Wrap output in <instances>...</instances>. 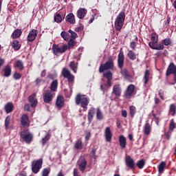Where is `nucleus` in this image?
<instances>
[{
    "label": "nucleus",
    "instance_id": "11",
    "mask_svg": "<svg viewBox=\"0 0 176 176\" xmlns=\"http://www.w3.org/2000/svg\"><path fill=\"white\" fill-rule=\"evenodd\" d=\"M125 165L129 170H134L135 168V162L130 155L125 157Z\"/></svg>",
    "mask_w": 176,
    "mask_h": 176
},
{
    "label": "nucleus",
    "instance_id": "21",
    "mask_svg": "<svg viewBox=\"0 0 176 176\" xmlns=\"http://www.w3.org/2000/svg\"><path fill=\"white\" fill-rule=\"evenodd\" d=\"M4 109L6 113H12V111L14 110V105L12 102H8L5 105Z\"/></svg>",
    "mask_w": 176,
    "mask_h": 176
},
{
    "label": "nucleus",
    "instance_id": "43",
    "mask_svg": "<svg viewBox=\"0 0 176 176\" xmlns=\"http://www.w3.org/2000/svg\"><path fill=\"white\" fill-rule=\"evenodd\" d=\"M162 43L164 46H168V45L170 46L171 45H173V41H171L170 38H166L162 41Z\"/></svg>",
    "mask_w": 176,
    "mask_h": 176
},
{
    "label": "nucleus",
    "instance_id": "26",
    "mask_svg": "<svg viewBox=\"0 0 176 176\" xmlns=\"http://www.w3.org/2000/svg\"><path fill=\"white\" fill-rule=\"evenodd\" d=\"M12 75V67L10 65H7L4 68V76L6 78H9Z\"/></svg>",
    "mask_w": 176,
    "mask_h": 176
},
{
    "label": "nucleus",
    "instance_id": "24",
    "mask_svg": "<svg viewBox=\"0 0 176 176\" xmlns=\"http://www.w3.org/2000/svg\"><path fill=\"white\" fill-rule=\"evenodd\" d=\"M87 14V10L86 8H80L77 11V17L80 19H82Z\"/></svg>",
    "mask_w": 176,
    "mask_h": 176
},
{
    "label": "nucleus",
    "instance_id": "19",
    "mask_svg": "<svg viewBox=\"0 0 176 176\" xmlns=\"http://www.w3.org/2000/svg\"><path fill=\"white\" fill-rule=\"evenodd\" d=\"M104 137L106 142H111V141H112V131H111V127H106L104 131Z\"/></svg>",
    "mask_w": 176,
    "mask_h": 176
},
{
    "label": "nucleus",
    "instance_id": "61",
    "mask_svg": "<svg viewBox=\"0 0 176 176\" xmlns=\"http://www.w3.org/2000/svg\"><path fill=\"white\" fill-rule=\"evenodd\" d=\"M24 109H25V111H27L28 112H30V111L31 109L30 107V104H25Z\"/></svg>",
    "mask_w": 176,
    "mask_h": 176
},
{
    "label": "nucleus",
    "instance_id": "49",
    "mask_svg": "<svg viewBox=\"0 0 176 176\" xmlns=\"http://www.w3.org/2000/svg\"><path fill=\"white\" fill-rule=\"evenodd\" d=\"M69 33L71 35V39H76V38H78V34L72 31V30H69Z\"/></svg>",
    "mask_w": 176,
    "mask_h": 176
},
{
    "label": "nucleus",
    "instance_id": "36",
    "mask_svg": "<svg viewBox=\"0 0 176 176\" xmlns=\"http://www.w3.org/2000/svg\"><path fill=\"white\" fill-rule=\"evenodd\" d=\"M12 47L14 50H20V47H21V45H20V42L17 40H15L12 43Z\"/></svg>",
    "mask_w": 176,
    "mask_h": 176
},
{
    "label": "nucleus",
    "instance_id": "55",
    "mask_svg": "<svg viewBox=\"0 0 176 176\" xmlns=\"http://www.w3.org/2000/svg\"><path fill=\"white\" fill-rule=\"evenodd\" d=\"M21 78V74L17 72H15L14 74V78L15 79V80H19V79H20Z\"/></svg>",
    "mask_w": 176,
    "mask_h": 176
},
{
    "label": "nucleus",
    "instance_id": "28",
    "mask_svg": "<svg viewBox=\"0 0 176 176\" xmlns=\"http://www.w3.org/2000/svg\"><path fill=\"white\" fill-rule=\"evenodd\" d=\"M65 19V16L62 17L61 14L60 13L56 12L54 15V21L55 23H58V24H60Z\"/></svg>",
    "mask_w": 176,
    "mask_h": 176
},
{
    "label": "nucleus",
    "instance_id": "54",
    "mask_svg": "<svg viewBox=\"0 0 176 176\" xmlns=\"http://www.w3.org/2000/svg\"><path fill=\"white\" fill-rule=\"evenodd\" d=\"M73 175L74 176H82L80 173H79V170L78 168H75L73 170Z\"/></svg>",
    "mask_w": 176,
    "mask_h": 176
},
{
    "label": "nucleus",
    "instance_id": "57",
    "mask_svg": "<svg viewBox=\"0 0 176 176\" xmlns=\"http://www.w3.org/2000/svg\"><path fill=\"white\" fill-rule=\"evenodd\" d=\"M90 137H91V133H90V131H86V135H85L86 141H89V140H90Z\"/></svg>",
    "mask_w": 176,
    "mask_h": 176
},
{
    "label": "nucleus",
    "instance_id": "64",
    "mask_svg": "<svg viewBox=\"0 0 176 176\" xmlns=\"http://www.w3.org/2000/svg\"><path fill=\"white\" fill-rule=\"evenodd\" d=\"M19 176H27V173L25 171H22L19 173Z\"/></svg>",
    "mask_w": 176,
    "mask_h": 176
},
{
    "label": "nucleus",
    "instance_id": "44",
    "mask_svg": "<svg viewBox=\"0 0 176 176\" xmlns=\"http://www.w3.org/2000/svg\"><path fill=\"white\" fill-rule=\"evenodd\" d=\"M175 122L174 121V119H171L169 123V131L173 133L174 131V129H175Z\"/></svg>",
    "mask_w": 176,
    "mask_h": 176
},
{
    "label": "nucleus",
    "instance_id": "63",
    "mask_svg": "<svg viewBox=\"0 0 176 176\" xmlns=\"http://www.w3.org/2000/svg\"><path fill=\"white\" fill-rule=\"evenodd\" d=\"M76 32H80L81 31H83V27L80 26V27H78L76 29Z\"/></svg>",
    "mask_w": 176,
    "mask_h": 176
},
{
    "label": "nucleus",
    "instance_id": "8",
    "mask_svg": "<svg viewBox=\"0 0 176 176\" xmlns=\"http://www.w3.org/2000/svg\"><path fill=\"white\" fill-rule=\"evenodd\" d=\"M54 97H56V93L50 91V89L47 90L43 94V100L45 104H50L53 101Z\"/></svg>",
    "mask_w": 176,
    "mask_h": 176
},
{
    "label": "nucleus",
    "instance_id": "3",
    "mask_svg": "<svg viewBox=\"0 0 176 176\" xmlns=\"http://www.w3.org/2000/svg\"><path fill=\"white\" fill-rule=\"evenodd\" d=\"M113 61H115V58L112 56H109L108 60L104 64H100L99 67L100 74H102L104 71H109V69L113 71V68H115V63Z\"/></svg>",
    "mask_w": 176,
    "mask_h": 176
},
{
    "label": "nucleus",
    "instance_id": "60",
    "mask_svg": "<svg viewBox=\"0 0 176 176\" xmlns=\"http://www.w3.org/2000/svg\"><path fill=\"white\" fill-rule=\"evenodd\" d=\"M122 118H127V111L126 110H122V113H121Z\"/></svg>",
    "mask_w": 176,
    "mask_h": 176
},
{
    "label": "nucleus",
    "instance_id": "33",
    "mask_svg": "<svg viewBox=\"0 0 176 176\" xmlns=\"http://www.w3.org/2000/svg\"><path fill=\"white\" fill-rule=\"evenodd\" d=\"M127 57L129 58V60L134 61V60L137 59V54L131 50H129L128 51Z\"/></svg>",
    "mask_w": 176,
    "mask_h": 176
},
{
    "label": "nucleus",
    "instance_id": "31",
    "mask_svg": "<svg viewBox=\"0 0 176 176\" xmlns=\"http://www.w3.org/2000/svg\"><path fill=\"white\" fill-rule=\"evenodd\" d=\"M21 34H23L21 30L16 29L13 32L12 36L13 39H17V38H20V36H21Z\"/></svg>",
    "mask_w": 176,
    "mask_h": 176
},
{
    "label": "nucleus",
    "instance_id": "16",
    "mask_svg": "<svg viewBox=\"0 0 176 176\" xmlns=\"http://www.w3.org/2000/svg\"><path fill=\"white\" fill-rule=\"evenodd\" d=\"M112 94H114L116 97H120V96H122V87H120V84L113 85Z\"/></svg>",
    "mask_w": 176,
    "mask_h": 176
},
{
    "label": "nucleus",
    "instance_id": "34",
    "mask_svg": "<svg viewBox=\"0 0 176 176\" xmlns=\"http://www.w3.org/2000/svg\"><path fill=\"white\" fill-rule=\"evenodd\" d=\"M96 119L97 120H102L104 119V114H102V111L100 108L96 109Z\"/></svg>",
    "mask_w": 176,
    "mask_h": 176
},
{
    "label": "nucleus",
    "instance_id": "56",
    "mask_svg": "<svg viewBox=\"0 0 176 176\" xmlns=\"http://www.w3.org/2000/svg\"><path fill=\"white\" fill-rule=\"evenodd\" d=\"M164 136L166 140H170V138H171V132H170V131L168 132H166L164 133Z\"/></svg>",
    "mask_w": 176,
    "mask_h": 176
},
{
    "label": "nucleus",
    "instance_id": "1",
    "mask_svg": "<svg viewBox=\"0 0 176 176\" xmlns=\"http://www.w3.org/2000/svg\"><path fill=\"white\" fill-rule=\"evenodd\" d=\"M124 66V54L123 52H120L118 54V67L121 69V74L122 76H124V79H130L131 78V76H130V73H129V71H127L126 69H123V67Z\"/></svg>",
    "mask_w": 176,
    "mask_h": 176
},
{
    "label": "nucleus",
    "instance_id": "58",
    "mask_svg": "<svg viewBox=\"0 0 176 176\" xmlns=\"http://www.w3.org/2000/svg\"><path fill=\"white\" fill-rule=\"evenodd\" d=\"M158 96L162 100H164V92L162 91V89L158 91Z\"/></svg>",
    "mask_w": 176,
    "mask_h": 176
},
{
    "label": "nucleus",
    "instance_id": "47",
    "mask_svg": "<svg viewBox=\"0 0 176 176\" xmlns=\"http://www.w3.org/2000/svg\"><path fill=\"white\" fill-rule=\"evenodd\" d=\"M51 169L50 168H43L41 172L42 176H49V174H50Z\"/></svg>",
    "mask_w": 176,
    "mask_h": 176
},
{
    "label": "nucleus",
    "instance_id": "7",
    "mask_svg": "<svg viewBox=\"0 0 176 176\" xmlns=\"http://www.w3.org/2000/svg\"><path fill=\"white\" fill-rule=\"evenodd\" d=\"M43 164V160L42 158L34 160L32 162V171L34 174H38L39 171H41V168H42V166Z\"/></svg>",
    "mask_w": 176,
    "mask_h": 176
},
{
    "label": "nucleus",
    "instance_id": "30",
    "mask_svg": "<svg viewBox=\"0 0 176 176\" xmlns=\"http://www.w3.org/2000/svg\"><path fill=\"white\" fill-rule=\"evenodd\" d=\"M75 149L81 150L83 149V142H82L81 139H78L76 141L74 144Z\"/></svg>",
    "mask_w": 176,
    "mask_h": 176
},
{
    "label": "nucleus",
    "instance_id": "50",
    "mask_svg": "<svg viewBox=\"0 0 176 176\" xmlns=\"http://www.w3.org/2000/svg\"><path fill=\"white\" fill-rule=\"evenodd\" d=\"M153 118L155 119V122L157 126H159V121L160 119V116H159V115L155 114V113L153 114Z\"/></svg>",
    "mask_w": 176,
    "mask_h": 176
},
{
    "label": "nucleus",
    "instance_id": "37",
    "mask_svg": "<svg viewBox=\"0 0 176 176\" xmlns=\"http://www.w3.org/2000/svg\"><path fill=\"white\" fill-rule=\"evenodd\" d=\"M166 167V162H162L158 166V173L159 174H163L164 171V168Z\"/></svg>",
    "mask_w": 176,
    "mask_h": 176
},
{
    "label": "nucleus",
    "instance_id": "40",
    "mask_svg": "<svg viewBox=\"0 0 176 176\" xmlns=\"http://www.w3.org/2000/svg\"><path fill=\"white\" fill-rule=\"evenodd\" d=\"M14 67H16V68H19L21 71H23L24 69V64L23 63V61L18 60L15 64Z\"/></svg>",
    "mask_w": 176,
    "mask_h": 176
},
{
    "label": "nucleus",
    "instance_id": "53",
    "mask_svg": "<svg viewBox=\"0 0 176 176\" xmlns=\"http://www.w3.org/2000/svg\"><path fill=\"white\" fill-rule=\"evenodd\" d=\"M164 49V45L163 43L156 45L155 50H163Z\"/></svg>",
    "mask_w": 176,
    "mask_h": 176
},
{
    "label": "nucleus",
    "instance_id": "39",
    "mask_svg": "<svg viewBox=\"0 0 176 176\" xmlns=\"http://www.w3.org/2000/svg\"><path fill=\"white\" fill-rule=\"evenodd\" d=\"M136 166L138 168H140V170H142V168H144V167L145 166V160L142 159L138 161Z\"/></svg>",
    "mask_w": 176,
    "mask_h": 176
},
{
    "label": "nucleus",
    "instance_id": "48",
    "mask_svg": "<svg viewBox=\"0 0 176 176\" xmlns=\"http://www.w3.org/2000/svg\"><path fill=\"white\" fill-rule=\"evenodd\" d=\"M159 41V36L156 33L151 34V42H157Z\"/></svg>",
    "mask_w": 176,
    "mask_h": 176
},
{
    "label": "nucleus",
    "instance_id": "2",
    "mask_svg": "<svg viewBox=\"0 0 176 176\" xmlns=\"http://www.w3.org/2000/svg\"><path fill=\"white\" fill-rule=\"evenodd\" d=\"M75 102L76 105H80L84 111H87V107L90 102V99L87 98L86 95L78 94L76 96Z\"/></svg>",
    "mask_w": 176,
    "mask_h": 176
},
{
    "label": "nucleus",
    "instance_id": "32",
    "mask_svg": "<svg viewBox=\"0 0 176 176\" xmlns=\"http://www.w3.org/2000/svg\"><path fill=\"white\" fill-rule=\"evenodd\" d=\"M78 62L75 61H72L69 64V67L74 74H76L78 72Z\"/></svg>",
    "mask_w": 176,
    "mask_h": 176
},
{
    "label": "nucleus",
    "instance_id": "52",
    "mask_svg": "<svg viewBox=\"0 0 176 176\" xmlns=\"http://www.w3.org/2000/svg\"><path fill=\"white\" fill-rule=\"evenodd\" d=\"M69 47H74L75 46V40L70 38V41L68 43Z\"/></svg>",
    "mask_w": 176,
    "mask_h": 176
},
{
    "label": "nucleus",
    "instance_id": "10",
    "mask_svg": "<svg viewBox=\"0 0 176 176\" xmlns=\"http://www.w3.org/2000/svg\"><path fill=\"white\" fill-rule=\"evenodd\" d=\"M170 75H173V80L174 83L173 85H175L176 83V65H174L173 63H170L168 65L166 72V76H170Z\"/></svg>",
    "mask_w": 176,
    "mask_h": 176
},
{
    "label": "nucleus",
    "instance_id": "18",
    "mask_svg": "<svg viewBox=\"0 0 176 176\" xmlns=\"http://www.w3.org/2000/svg\"><path fill=\"white\" fill-rule=\"evenodd\" d=\"M38 36V30L33 29L28 35V42H34Z\"/></svg>",
    "mask_w": 176,
    "mask_h": 176
},
{
    "label": "nucleus",
    "instance_id": "59",
    "mask_svg": "<svg viewBox=\"0 0 176 176\" xmlns=\"http://www.w3.org/2000/svg\"><path fill=\"white\" fill-rule=\"evenodd\" d=\"M135 46H137V43H135V41L131 42L130 47L132 48L133 50L135 49Z\"/></svg>",
    "mask_w": 176,
    "mask_h": 176
},
{
    "label": "nucleus",
    "instance_id": "12",
    "mask_svg": "<svg viewBox=\"0 0 176 176\" xmlns=\"http://www.w3.org/2000/svg\"><path fill=\"white\" fill-rule=\"evenodd\" d=\"M77 164L80 171H81V173H85V170H86V167H87V161L86 160V158L83 157H80L77 162Z\"/></svg>",
    "mask_w": 176,
    "mask_h": 176
},
{
    "label": "nucleus",
    "instance_id": "35",
    "mask_svg": "<svg viewBox=\"0 0 176 176\" xmlns=\"http://www.w3.org/2000/svg\"><path fill=\"white\" fill-rule=\"evenodd\" d=\"M129 112L131 118L133 119V118H134V116H135V113H137V108L135 107V106H130Z\"/></svg>",
    "mask_w": 176,
    "mask_h": 176
},
{
    "label": "nucleus",
    "instance_id": "27",
    "mask_svg": "<svg viewBox=\"0 0 176 176\" xmlns=\"http://www.w3.org/2000/svg\"><path fill=\"white\" fill-rule=\"evenodd\" d=\"M151 76V72L149 69H146L144 72V75L143 77L144 79V85H148V82H149V77Z\"/></svg>",
    "mask_w": 176,
    "mask_h": 176
},
{
    "label": "nucleus",
    "instance_id": "15",
    "mask_svg": "<svg viewBox=\"0 0 176 176\" xmlns=\"http://www.w3.org/2000/svg\"><path fill=\"white\" fill-rule=\"evenodd\" d=\"M21 124L23 127H29L30 126V118L27 114H23L21 117Z\"/></svg>",
    "mask_w": 176,
    "mask_h": 176
},
{
    "label": "nucleus",
    "instance_id": "13",
    "mask_svg": "<svg viewBox=\"0 0 176 176\" xmlns=\"http://www.w3.org/2000/svg\"><path fill=\"white\" fill-rule=\"evenodd\" d=\"M134 91H135V85L133 84L129 85L124 94V98H130L134 94Z\"/></svg>",
    "mask_w": 176,
    "mask_h": 176
},
{
    "label": "nucleus",
    "instance_id": "62",
    "mask_svg": "<svg viewBox=\"0 0 176 176\" xmlns=\"http://www.w3.org/2000/svg\"><path fill=\"white\" fill-rule=\"evenodd\" d=\"M155 104L157 105L160 102V99H159L157 97H155L154 98Z\"/></svg>",
    "mask_w": 176,
    "mask_h": 176
},
{
    "label": "nucleus",
    "instance_id": "41",
    "mask_svg": "<svg viewBox=\"0 0 176 176\" xmlns=\"http://www.w3.org/2000/svg\"><path fill=\"white\" fill-rule=\"evenodd\" d=\"M103 76L104 78L107 79V80H112V76H113L112 72L109 70L107 71V72L103 74Z\"/></svg>",
    "mask_w": 176,
    "mask_h": 176
},
{
    "label": "nucleus",
    "instance_id": "17",
    "mask_svg": "<svg viewBox=\"0 0 176 176\" xmlns=\"http://www.w3.org/2000/svg\"><path fill=\"white\" fill-rule=\"evenodd\" d=\"M96 109L94 107H90L87 113L88 123H91L93 119H94V115H96Z\"/></svg>",
    "mask_w": 176,
    "mask_h": 176
},
{
    "label": "nucleus",
    "instance_id": "5",
    "mask_svg": "<svg viewBox=\"0 0 176 176\" xmlns=\"http://www.w3.org/2000/svg\"><path fill=\"white\" fill-rule=\"evenodd\" d=\"M61 74L65 79H67V83L69 87H72L74 83H75V76L71 74V71L66 67L63 69Z\"/></svg>",
    "mask_w": 176,
    "mask_h": 176
},
{
    "label": "nucleus",
    "instance_id": "22",
    "mask_svg": "<svg viewBox=\"0 0 176 176\" xmlns=\"http://www.w3.org/2000/svg\"><path fill=\"white\" fill-rule=\"evenodd\" d=\"M65 21L69 23V24H75L76 21L75 20V15L73 13L68 14L65 17Z\"/></svg>",
    "mask_w": 176,
    "mask_h": 176
},
{
    "label": "nucleus",
    "instance_id": "42",
    "mask_svg": "<svg viewBox=\"0 0 176 176\" xmlns=\"http://www.w3.org/2000/svg\"><path fill=\"white\" fill-rule=\"evenodd\" d=\"M10 119H11L10 116H8L6 118V120H5V128H6V130H8V129H10Z\"/></svg>",
    "mask_w": 176,
    "mask_h": 176
},
{
    "label": "nucleus",
    "instance_id": "6",
    "mask_svg": "<svg viewBox=\"0 0 176 176\" xmlns=\"http://www.w3.org/2000/svg\"><path fill=\"white\" fill-rule=\"evenodd\" d=\"M124 20H126V14L124 12H121L116 17L114 22V27L116 31H121L123 28V24H124Z\"/></svg>",
    "mask_w": 176,
    "mask_h": 176
},
{
    "label": "nucleus",
    "instance_id": "14",
    "mask_svg": "<svg viewBox=\"0 0 176 176\" xmlns=\"http://www.w3.org/2000/svg\"><path fill=\"white\" fill-rule=\"evenodd\" d=\"M55 105L56 108L61 109V108L65 105V100L64 99V96L58 95L56 98Z\"/></svg>",
    "mask_w": 176,
    "mask_h": 176
},
{
    "label": "nucleus",
    "instance_id": "25",
    "mask_svg": "<svg viewBox=\"0 0 176 176\" xmlns=\"http://www.w3.org/2000/svg\"><path fill=\"white\" fill-rule=\"evenodd\" d=\"M58 87V81L57 80H54L52 82L50 87V91H52V93H56L57 91V88Z\"/></svg>",
    "mask_w": 176,
    "mask_h": 176
},
{
    "label": "nucleus",
    "instance_id": "51",
    "mask_svg": "<svg viewBox=\"0 0 176 176\" xmlns=\"http://www.w3.org/2000/svg\"><path fill=\"white\" fill-rule=\"evenodd\" d=\"M157 43V42L151 41V42L148 43V46L151 49H153L154 50H156V44Z\"/></svg>",
    "mask_w": 176,
    "mask_h": 176
},
{
    "label": "nucleus",
    "instance_id": "38",
    "mask_svg": "<svg viewBox=\"0 0 176 176\" xmlns=\"http://www.w3.org/2000/svg\"><path fill=\"white\" fill-rule=\"evenodd\" d=\"M169 113H171L172 116H175L176 106L175 104H171L169 107Z\"/></svg>",
    "mask_w": 176,
    "mask_h": 176
},
{
    "label": "nucleus",
    "instance_id": "9",
    "mask_svg": "<svg viewBox=\"0 0 176 176\" xmlns=\"http://www.w3.org/2000/svg\"><path fill=\"white\" fill-rule=\"evenodd\" d=\"M67 50L68 46L67 45H63L62 47H60L58 45H53L52 46L53 54L55 56H58V54H63V53H65Z\"/></svg>",
    "mask_w": 176,
    "mask_h": 176
},
{
    "label": "nucleus",
    "instance_id": "20",
    "mask_svg": "<svg viewBox=\"0 0 176 176\" xmlns=\"http://www.w3.org/2000/svg\"><path fill=\"white\" fill-rule=\"evenodd\" d=\"M29 102L30 103V107L32 108H35L38 105V100L35 98V94L30 96L28 98Z\"/></svg>",
    "mask_w": 176,
    "mask_h": 176
},
{
    "label": "nucleus",
    "instance_id": "29",
    "mask_svg": "<svg viewBox=\"0 0 176 176\" xmlns=\"http://www.w3.org/2000/svg\"><path fill=\"white\" fill-rule=\"evenodd\" d=\"M151 124H149V122L146 123L144 127V133L145 135H149V134H151Z\"/></svg>",
    "mask_w": 176,
    "mask_h": 176
},
{
    "label": "nucleus",
    "instance_id": "23",
    "mask_svg": "<svg viewBox=\"0 0 176 176\" xmlns=\"http://www.w3.org/2000/svg\"><path fill=\"white\" fill-rule=\"evenodd\" d=\"M119 143L120 146V148H122V149H124L126 148V145H127V142L124 135H121L119 136Z\"/></svg>",
    "mask_w": 176,
    "mask_h": 176
},
{
    "label": "nucleus",
    "instance_id": "4",
    "mask_svg": "<svg viewBox=\"0 0 176 176\" xmlns=\"http://www.w3.org/2000/svg\"><path fill=\"white\" fill-rule=\"evenodd\" d=\"M20 141L30 145L34 141V134L28 129H24L20 132Z\"/></svg>",
    "mask_w": 176,
    "mask_h": 176
},
{
    "label": "nucleus",
    "instance_id": "46",
    "mask_svg": "<svg viewBox=\"0 0 176 176\" xmlns=\"http://www.w3.org/2000/svg\"><path fill=\"white\" fill-rule=\"evenodd\" d=\"M62 38L64 39V41H68L69 39V33L63 31L60 34Z\"/></svg>",
    "mask_w": 176,
    "mask_h": 176
},
{
    "label": "nucleus",
    "instance_id": "45",
    "mask_svg": "<svg viewBox=\"0 0 176 176\" xmlns=\"http://www.w3.org/2000/svg\"><path fill=\"white\" fill-rule=\"evenodd\" d=\"M50 140V134L47 133L44 138H42V145L45 146L47 142Z\"/></svg>",
    "mask_w": 176,
    "mask_h": 176
}]
</instances>
